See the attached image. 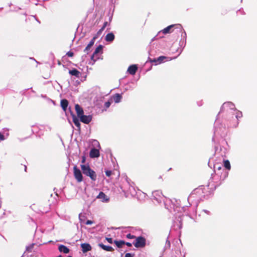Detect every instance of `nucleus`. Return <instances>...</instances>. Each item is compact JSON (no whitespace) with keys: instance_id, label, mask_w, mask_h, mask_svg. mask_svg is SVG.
Returning <instances> with one entry per match:
<instances>
[{"instance_id":"obj_9","label":"nucleus","mask_w":257,"mask_h":257,"mask_svg":"<svg viewBox=\"0 0 257 257\" xmlns=\"http://www.w3.org/2000/svg\"><path fill=\"white\" fill-rule=\"evenodd\" d=\"M179 27H180L179 25H177V24L171 25H170V26H168L167 27L165 28V29H164L162 30V32L163 34H165L170 33L172 32V29H173V28L176 27V28H178Z\"/></svg>"},{"instance_id":"obj_43","label":"nucleus","mask_w":257,"mask_h":257,"mask_svg":"<svg viewBox=\"0 0 257 257\" xmlns=\"http://www.w3.org/2000/svg\"><path fill=\"white\" fill-rule=\"evenodd\" d=\"M26 169H27V167H26V166H25V171H26Z\"/></svg>"},{"instance_id":"obj_1","label":"nucleus","mask_w":257,"mask_h":257,"mask_svg":"<svg viewBox=\"0 0 257 257\" xmlns=\"http://www.w3.org/2000/svg\"><path fill=\"white\" fill-rule=\"evenodd\" d=\"M80 167L85 175L89 177L92 181L96 180L97 176L95 172L90 168L88 165H81Z\"/></svg>"},{"instance_id":"obj_22","label":"nucleus","mask_w":257,"mask_h":257,"mask_svg":"<svg viewBox=\"0 0 257 257\" xmlns=\"http://www.w3.org/2000/svg\"><path fill=\"white\" fill-rule=\"evenodd\" d=\"M73 121L75 125L79 128H80V123L79 121V119L78 118H77L76 116H73Z\"/></svg>"},{"instance_id":"obj_41","label":"nucleus","mask_w":257,"mask_h":257,"mask_svg":"<svg viewBox=\"0 0 257 257\" xmlns=\"http://www.w3.org/2000/svg\"><path fill=\"white\" fill-rule=\"evenodd\" d=\"M214 133L215 134H219V132H218V129L217 128H215V131H214Z\"/></svg>"},{"instance_id":"obj_36","label":"nucleus","mask_w":257,"mask_h":257,"mask_svg":"<svg viewBox=\"0 0 257 257\" xmlns=\"http://www.w3.org/2000/svg\"><path fill=\"white\" fill-rule=\"evenodd\" d=\"M108 23L105 22L104 23L103 25L102 26V29H104L107 26Z\"/></svg>"},{"instance_id":"obj_35","label":"nucleus","mask_w":257,"mask_h":257,"mask_svg":"<svg viewBox=\"0 0 257 257\" xmlns=\"http://www.w3.org/2000/svg\"><path fill=\"white\" fill-rule=\"evenodd\" d=\"M33 244L31 245L30 246H27L26 249L28 251H31V249L33 247Z\"/></svg>"},{"instance_id":"obj_19","label":"nucleus","mask_w":257,"mask_h":257,"mask_svg":"<svg viewBox=\"0 0 257 257\" xmlns=\"http://www.w3.org/2000/svg\"><path fill=\"white\" fill-rule=\"evenodd\" d=\"M114 39V35L112 33L106 35L105 40L107 42H112Z\"/></svg>"},{"instance_id":"obj_8","label":"nucleus","mask_w":257,"mask_h":257,"mask_svg":"<svg viewBox=\"0 0 257 257\" xmlns=\"http://www.w3.org/2000/svg\"><path fill=\"white\" fill-rule=\"evenodd\" d=\"M96 198L100 199L103 202H107L109 200V198L103 192H100Z\"/></svg>"},{"instance_id":"obj_42","label":"nucleus","mask_w":257,"mask_h":257,"mask_svg":"<svg viewBox=\"0 0 257 257\" xmlns=\"http://www.w3.org/2000/svg\"><path fill=\"white\" fill-rule=\"evenodd\" d=\"M218 170L220 169H221V167H218Z\"/></svg>"},{"instance_id":"obj_12","label":"nucleus","mask_w":257,"mask_h":257,"mask_svg":"<svg viewBox=\"0 0 257 257\" xmlns=\"http://www.w3.org/2000/svg\"><path fill=\"white\" fill-rule=\"evenodd\" d=\"M97 38L96 36H94L93 39L90 41L89 43L88 44V45L86 46L84 50V52H86L87 53H88V52L90 51V49L92 47V46L94 45V43L95 42V39Z\"/></svg>"},{"instance_id":"obj_20","label":"nucleus","mask_w":257,"mask_h":257,"mask_svg":"<svg viewBox=\"0 0 257 257\" xmlns=\"http://www.w3.org/2000/svg\"><path fill=\"white\" fill-rule=\"evenodd\" d=\"M121 96L119 94H115L113 96L112 99L115 103H118L120 101L121 99Z\"/></svg>"},{"instance_id":"obj_16","label":"nucleus","mask_w":257,"mask_h":257,"mask_svg":"<svg viewBox=\"0 0 257 257\" xmlns=\"http://www.w3.org/2000/svg\"><path fill=\"white\" fill-rule=\"evenodd\" d=\"M98 246L100 247H101L102 249H103V250L107 251H112L114 250L113 248L111 246L104 245L102 243H99Z\"/></svg>"},{"instance_id":"obj_26","label":"nucleus","mask_w":257,"mask_h":257,"mask_svg":"<svg viewBox=\"0 0 257 257\" xmlns=\"http://www.w3.org/2000/svg\"><path fill=\"white\" fill-rule=\"evenodd\" d=\"M93 146L97 147L98 149H100V146L99 142L97 140H93L92 142Z\"/></svg>"},{"instance_id":"obj_24","label":"nucleus","mask_w":257,"mask_h":257,"mask_svg":"<svg viewBox=\"0 0 257 257\" xmlns=\"http://www.w3.org/2000/svg\"><path fill=\"white\" fill-rule=\"evenodd\" d=\"M235 117L236 119H238L239 118H241L242 116V112L239 110H237L236 109V110L235 111H233V112H235Z\"/></svg>"},{"instance_id":"obj_4","label":"nucleus","mask_w":257,"mask_h":257,"mask_svg":"<svg viewBox=\"0 0 257 257\" xmlns=\"http://www.w3.org/2000/svg\"><path fill=\"white\" fill-rule=\"evenodd\" d=\"M133 244L137 248L144 247L146 245V239L142 236L137 237Z\"/></svg>"},{"instance_id":"obj_29","label":"nucleus","mask_w":257,"mask_h":257,"mask_svg":"<svg viewBox=\"0 0 257 257\" xmlns=\"http://www.w3.org/2000/svg\"><path fill=\"white\" fill-rule=\"evenodd\" d=\"M66 55L68 56V57H72L74 55V53L71 52V51H69L67 53Z\"/></svg>"},{"instance_id":"obj_5","label":"nucleus","mask_w":257,"mask_h":257,"mask_svg":"<svg viewBox=\"0 0 257 257\" xmlns=\"http://www.w3.org/2000/svg\"><path fill=\"white\" fill-rule=\"evenodd\" d=\"M73 173L74 177L78 182L82 181L83 176L81 172L76 166L73 167Z\"/></svg>"},{"instance_id":"obj_27","label":"nucleus","mask_w":257,"mask_h":257,"mask_svg":"<svg viewBox=\"0 0 257 257\" xmlns=\"http://www.w3.org/2000/svg\"><path fill=\"white\" fill-rule=\"evenodd\" d=\"M126 237L129 239H133L135 238V236L132 235L131 233H128L126 235Z\"/></svg>"},{"instance_id":"obj_32","label":"nucleus","mask_w":257,"mask_h":257,"mask_svg":"<svg viewBox=\"0 0 257 257\" xmlns=\"http://www.w3.org/2000/svg\"><path fill=\"white\" fill-rule=\"evenodd\" d=\"M5 139V138L4 135L1 132H0V140L1 141H3Z\"/></svg>"},{"instance_id":"obj_10","label":"nucleus","mask_w":257,"mask_h":257,"mask_svg":"<svg viewBox=\"0 0 257 257\" xmlns=\"http://www.w3.org/2000/svg\"><path fill=\"white\" fill-rule=\"evenodd\" d=\"M99 149H92L89 153L90 157L91 158H98L100 154H99Z\"/></svg>"},{"instance_id":"obj_30","label":"nucleus","mask_w":257,"mask_h":257,"mask_svg":"<svg viewBox=\"0 0 257 257\" xmlns=\"http://www.w3.org/2000/svg\"><path fill=\"white\" fill-rule=\"evenodd\" d=\"M105 174L107 176L109 177L111 175V171L107 170L105 171Z\"/></svg>"},{"instance_id":"obj_11","label":"nucleus","mask_w":257,"mask_h":257,"mask_svg":"<svg viewBox=\"0 0 257 257\" xmlns=\"http://www.w3.org/2000/svg\"><path fill=\"white\" fill-rule=\"evenodd\" d=\"M82 251L83 253H85L88 251L91 250V246L89 243H84L81 244Z\"/></svg>"},{"instance_id":"obj_25","label":"nucleus","mask_w":257,"mask_h":257,"mask_svg":"<svg viewBox=\"0 0 257 257\" xmlns=\"http://www.w3.org/2000/svg\"><path fill=\"white\" fill-rule=\"evenodd\" d=\"M224 166L228 170L230 169V164L228 160L224 161Z\"/></svg>"},{"instance_id":"obj_40","label":"nucleus","mask_w":257,"mask_h":257,"mask_svg":"<svg viewBox=\"0 0 257 257\" xmlns=\"http://www.w3.org/2000/svg\"><path fill=\"white\" fill-rule=\"evenodd\" d=\"M85 162V157L84 156H83L82 157V163H84Z\"/></svg>"},{"instance_id":"obj_18","label":"nucleus","mask_w":257,"mask_h":257,"mask_svg":"<svg viewBox=\"0 0 257 257\" xmlns=\"http://www.w3.org/2000/svg\"><path fill=\"white\" fill-rule=\"evenodd\" d=\"M59 250L65 253H68L69 252V249L64 245H60L59 246Z\"/></svg>"},{"instance_id":"obj_33","label":"nucleus","mask_w":257,"mask_h":257,"mask_svg":"<svg viewBox=\"0 0 257 257\" xmlns=\"http://www.w3.org/2000/svg\"><path fill=\"white\" fill-rule=\"evenodd\" d=\"M85 223L87 225H91L93 223V222L91 220H88Z\"/></svg>"},{"instance_id":"obj_28","label":"nucleus","mask_w":257,"mask_h":257,"mask_svg":"<svg viewBox=\"0 0 257 257\" xmlns=\"http://www.w3.org/2000/svg\"><path fill=\"white\" fill-rule=\"evenodd\" d=\"M111 104V101H108L106 102L104 104V106L106 108H108Z\"/></svg>"},{"instance_id":"obj_21","label":"nucleus","mask_w":257,"mask_h":257,"mask_svg":"<svg viewBox=\"0 0 257 257\" xmlns=\"http://www.w3.org/2000/svg\"><path fill=\"white\" fill-rule=\"evenodd\" d=\"M68 105V102L66 99L61 101V106L64 110H66Z\"/></svg>"},{"instance_id":"obj_14","label":"nucleus","mask_w":257,"mask_h":257,"mask_svg":"<svg viewBox=\"0 0 257 257\" xmlns=\"http://www.w3.org/2000/svg\"><path fill=\"white\" fill-rule=\"evenodd\" d=\"M166 59H167V58L165 56H160L157 59H154L153 60H151V62H154L155 64L157 65L162 63Z\"/></svg>"},{"instance_id":"obj_23","label":"nucleus","mask_w":257,"mask_h":257,"mask_svg":"<svg viewBox=\"0 0 257 257\" xmlns=\"http://www.w3.org/2000/svg\"><path fill=\"white\" fill-rule=\"evenodd\" d=\"M114 243L118 248L121 247L122 245L125 244V242L123 240H114Z\"/></svg>"},{"instance_id":"obj_7","label":"nucleus","mask_w":257,"mask_h":257,"mask_svg":"<svg viewBox=\"0 0 257 257\" xmlns=\"http://www.w3.org/2000/svg\"><path fill=\"white\" fill-rule=\"evenodd\" d=\"M79 118L81 122L86 124L89 123L92 120V116L91 115H85L83 114Z\"/></svg>"},{"instance_id":"obj_6","label":"nucleus","mask_w":257,"mask_h":257,"mask_svg":"<svg viewBox=\"0 0 257 257\" xmlns=\"http://www.w3.org/2000/svg\"><path fill=\"white\" fill-rule=\"evenodd\" d=\"M102 50V46L100 45L95 49L93 55L91 56V59L92 60L96 61V60L98 58V57H97V55L99 53H101Z\"/></svg>"},{"instance_id":"obj_37","label":"nucleus","mask_w":257,"mask_h":257,"mask_svg":"<svg viewBox=\"0 0 257 257\" xmlns=\"http://www.w3.org/2000/svg\"><path fill=\"white\" fill-rule=\"evenodd\" d=\"M104 29H102V27L97 32V35H99L101 33V32L104 30Z\"/></svg>"},{"instance_id":"obj_45","label":"nucleus","mask_w":257,"mask_h":257,"mask_svg":"<svg viewBox=\"0 0 257 257\" xmlns=\"http://www.w3.org/2000/svg\"><path fill=\"white\" fill-rule=\"evenodd\" d=\"M68 257H72V256H69Z\"/></svg>"},{"instance_id":"obj_34","label":"nucleus","mask_w":257,"mask_h":257,"mask_svg":"<svg viewBox=\"0 0 257 257\" xmlns=\"http://www.w3.org/2000/svg\"><path fill=\"white\" fill-rule=\"evenodd\" d=\"M134 255L131 253H126L125 254V257H133Z\"/></svg>"},{"instance_id":"obj_17","label":"nucleus","mask_w":257,"mask_h":257,"mask_svg":"<svg viewBox=\"0 0 257 257\" xmlns=\"http://www.w3.org/2000/svg\"><path fill=\"white\" fill-rule=\"evenodd\" d=\"M69 73L70 75H71L72 76H74L78 78L79 77L80 75V72L79 71H78L76 69H73L69 70Z\"/></svg>"},{"instance_id":"obj_15","label":"nucleus","mask_w":257,"mask_h":257,"mask_svg":"<svg viewBox=\"0 0 257 257\" xmlns=\"http://www.w3.org/2000/svg\"><path fill=\"white\" fill-rule=\"evenodd\" d=\"M138 67L137 65H133L130 66L128 69H127V72L132 75H134L137 70Z\"/></svg>"},{"instance_id":"obj_31","label":"nucleus","mask_w":257,"mask_h":257,"mask_svg":"<svg viewBox=\"0 0 257 257\" xmlns=\"http://www.w3.org/2000/svg\"><path fill=\"white\" fill-rule=\"evenodd\" d=\"M105 239L109 243H112L113 240L111 238L106 237Z\"/></svg>"},{"instance_id":"obj_2","label":"nucleus","mask_w":257,"mask_h":257,"mask_svg":"<svg viewBox=\"0 0 257 257\" xmlns=\"http://www.w3.org/2000/svg\"><path fill=\"white\" fill-rule=\"evenodd\" d=\"M208 189L204 186H200L198 188L194 189V195H196V198H199L200 199L202 198H205L206 195L205 194L204 190Z\"/></svg>"},{"instance_id":"obj_44","label":"nucleus","mask_w":257,"mask_h":257,"mask_svg":"<svg viewBox=\"0 0 257 257\" xmlns=\"http://www.w3.org/2000/svg\"><path fill=\"white\" fill-rule=\"evenodd\" d=\"M57 257H62V256L61 255H59V256H58Z\"/></svg>"},{"instance_id":"obj_13","label":"nucleus","mask_w":257,"mask_h":257,"mask_svg":"<svg viewBox=\"0 0 257 257\" xmlns=\"http://www.w3.org/2000/svg\"><path fill=\"white\" fill-rule=\"evenodd\" d=\"M75 110L77 113V116L79 117L80 116L84 114L83 109L80 107L79 104H76L75 106Z\"/></svg>"},{"instance_id":"obj_3","label":"nucleus","mask_w":257,"mask_h":257,"mask_svg":"<svg viewBox=\"0 0 257 257\" xmlns=\"http://www.w3.org/2000/svg\"><path fill=\"white\" fill-rule=\"evenodd\" d=\"M224 110L230 113H232L233 111L236 110L234 104L231 102H224L221 108L220 111H223Z\"/></svg>"},{"instance_id":"obj_38","label":"nucleus","mask_w":257,"mask_h":257,"mask_svg":"<svg viewBox=\"0 0 257 257\" xmlns=\"http://www.w3.org/2000/svg\"><path fill=\"white\" fill-rule=\"evenodd\" d=\"M81 213H80L79 215V219L80 222H82V221H83V220L81 218Z\"/></svg>"},{"instance_id":"obj_39","label":"nucleus","mask_w":257,"mask_h":257,"mask_svg":"<svg viewBox=\"0 0 257 257\" xmlns=\"http://www.w3.org/2000/svg\"><path fill=\"white\" fill-rule=\"evenodd\" d=\"M125 244L127 246H129V247H131L132 246V244L130 242H125Z\"/></svg>"}]
</instances>
